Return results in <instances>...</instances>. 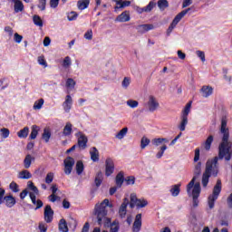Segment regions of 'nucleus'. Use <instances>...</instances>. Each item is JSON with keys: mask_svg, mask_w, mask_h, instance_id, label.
<instances>
[{"mask_svg": "<svg viewBox=\"0 0 232 232\" xmlns=\"http://www.w3.org/2000/svg\"><path fill=\"white\" fill-rule=\"evenodd\" d=\"M220 133L223 134L222 141L218 147V157L208 160L206 163V169L202 175L201 184L203 188H208L211 177H218V159L229 161L232 157V142L229 141V129L227 128V117L221 118Z\"/></svg>", "mask_w": 232, "mask_h": 232, "instance_id": "nucleus-1", "label": "nucleus"}, {"mask_svg": "<svg viewBox=\"0 0 232 232\" xmlns=\"http://www.w3.org/2000/svg\"><path fill=\"white\" fill-rule=\"evenodd\" d=\"M113 208L112 204H110V199L105 198L102 203H97L94 207L93 215L97 218L98 226H104V227H111L115 222L111 223V218H108V209L106 208Z\"/></svg>", "mask_w": 232, "mask_h": 232, "instance_id": "nucleus-2", "label": "nucleus"}, {"mask_svg": "<svg viewBox=\"0 0 232 232\" xmlns=\"http://www.w3.org/2000/svg\"><path fill=\"white\" fill-rule=\"evenodd\" d=\"M220 193H222V180L218 179L216 185L213 188L212 194H210L208 198V204L209 209H213L215 208V202L218 200Z\"/></svg>", "mask_w": 232, "mask_h": 232, "instance_id": "nucleus-3", "label": "nucleus"}, {"mask_svg": "<svg viewBox=\"0 0 232 232\" xmlns=\"http://www.w3.org/2000/svg\"><path fill=\"white\" fill-rule=\"evenodd\" d=\"M146 206H148V200L144 198H138L137 194L135 193L130 194V209H133L135 207H137V209H140L142 208H146Z\"/></svg>", "mask_w": 232, "mask_h": 232, "instance_id": "nucleus-4", "label": "nucleus"}, {"mask_svg": "<svg viewBox=\"0 0 232 232\" xmlns=\"http://www.w3.org/2000/svg\"><path fill=\"white\" fill-rule=\"evenodd\" d=\"M6 191L5 188H0V206L5 202L6 208H14V204H16L15 198L14 196H5Z\"/></svg>", "mask_w": 232, "mask_h": 232, "instance_id": "nucleus-5", "label": "nucleus"}, {"mask_svg": "<svg viewBox=\"0 0 232 232\" xmlns=\"http://www.w3.org/2000/svg\"><path fill=\"white\" fill-rule=\"evenodd\" d=\"M189 10H191V8L185 9V10L181 11L180 13H179L175 16V18L173 19V21L171 22V24H169V26L167 30V35L171 34V32H173V29L176 28L177 24H179V23H180V21L182 20L184 15H186V14H188V12H189Z\"/></svg>", "mask_w": 232, "mask_h": 232, "instance_id": "nucleus-6", "label": "nucleus"}, {"mask_svg": "<svg viewBox=\"0 0 232 232\" xmlns=\"http://www.w3.org/2000/svg\"><path fill=\"white\" fill-rule=\"evenodd\" d=\"M75 137L78 139V148H80V150H86V148H88V137H86L82 131H78Z\"/></svg>", "mask_w": 232, "mask_h": 232, "instance_id": "nucleus-7", "label": "nucleus"}, {"mask_svg": "<svg viewBox=\"0 0 232 232\" xmlns=\"http://www.w3.org/2000/svg\"><path fill=\"white\" fill-rule=\"evenodd\" d=\"M64 164V173L65 175H72V171H73V166H75V160L72 157H67L63 160Z\"/></svg>", "mask_w": 232, "mask_h": 232, "instance_id": "nucleus-8", "label": "nucleus"}, {"mask_svg": "<svg viewBox=\"0 0 232 232\" xmlns=\"http://www.w3.org/2000/svg\"><path fill=\"white\" fill-rule=\"evenodd\" d=\"M200 191H202L200 183H195L194 189H192L193 208H198V197H200Z\"/></svg>", "mask_w": 232, "mask_h": 232, "instance_id": "nucleus-9", "label": "nucleus"}, {"mask_svg": "<svg viewBox=\"0 0 232 232\" xmlns=\"http://www.w3.org/2000/svg\"><path fill=\"white\" fill-rule=\"evenodd\" d=\"M28 189H31L32 192L29 193V197L33 204H35V200H37V197L35 195H39V188L35 187L33 181L27 182Z\"/></svg>", "mask_w": 232, "mask_h": 232, "instance_id": "nucleus-10", "label": "nucleus"}, {"mask_svg": "<svg viewBox=\"0 0 232 232\" xmlns=\"http://www.w3.org/2000/svg\"><path fill=\"white\" fill-rule=\"evenodd\" d=\"M156 6L157 3H155L154 1H150L145 7H140L139 5L134 6V10L139 14H144V12L146 14H150V12H151V10H153Z\"/></svg>", "mask_w": 232, "mask_h": 232, "instance_id": "nucleus-11", "label": "nucleus"}, {"mask_svg": "<svg viewBox=\"0 0 232 232\" xmlns=\"http://www.w3.org/2000/svg\"><path fill=\"white\" fill-rule=\"evenodd\" d=\"M115 171V163L111 158H107L105 160V176L111 177Z\"/></svg>", "mask_w": 232, "mask_h": 232, "instance_id": "nucleus-12", "label": "nucleus"}, {"mask_svg": "<svg viewBox=\"0 0 232 232\" xmlns=\"http://www.w3.org/2000/svg\"><path fill=\"white\" fill-rule=\"evenodd\" d=\"M147 104L149 111H150L151 113H153V111H157V110H159V106H160V104L157 101V98H155V96L153 95L149 96V102Z\"/></svg>", "mask_w": 232, "mask_h": 232, "instance_id": "nucleus-13", "label": "nucleus"}, {"mask_svg": "<svg viewBox=\"0 0 232 232\" xmlns=\"http://www.w3.org/2000/svg\"><path fill=\"white\" fill-rule=\"evenodd\" d=\"M53 209H52V206L46 205L44 210V218L47 224H50L53 220Z\"/></svg>", "mask_w": 232, "mask_h": 232, "instance_id": "nucleus-14", "label": "nucleus"}, {"mask_svg": "<svg viewBox=\"0 0 232 232\" xmlns=\"http://www.w3.org/2000/svg\"><path fill=\"white\" fill-rule=\"evenodd\" d=\"M142 227V214H137L132 225L133 232H140Z\"/></svg>", "mask_w": 232, "mask_h": 232, "instance_id": "nucleus-15", "label": "nucleus"}, {"mask_svg": "<svg viewBox=\"0 0 232 232\" xmlns=\"http://www.w3.org/2000/svg\"><path fill=\"white\" fill-rule=\"evenodd\" d=\"M128 204H130V201L128 200V198H125L119 208L120 218H126V215L128 213Z\"/></svg>", "mask_w": 232, "mask_h": 232, "instance_id": "nucleus-16", "label": "nucleus"}, {"mask_svg": "<svg viewBox=\"0 0 232 232\" xmlns=\"http://www.w3.org/2000/svg\"><path fill=\"white\" fill-rule=\"evenodd\" d=\"M72 104H73V99L70 94H68L63 103V110L66 113H70V110H72Z\"/></svg>", "mask_w": 232, "mask_h": 232, "instance_id": "nucleus-17", "label": "nucleus"}, {"mask_svg": "<svg viewBox=\"0 0 232 232\" xmlns=\"http://www.w3.org/2000/svg\"><path fill=\"white\" fill-rule=\"evenodd\" d=\"M155 26L151 24H140L136 27V30L139 32V34H146V32H150V30H153Z\"/></svg>", "mask_w": 232, "mask_h": 232, "instance_id": "nucleus-18", "label": "nucleus"}, {"mask_svg": "<svg viewBox=\"0 0 232 232\" xmlns=\"http://www.w3.org/2000/svg\"><path fill=\"white\" fill-rule=\"evenodd\" d=\"M200 92L202 93V97H204L205 99H208V97H210V95H213V87L209 85H204L202 86Z\"/></svg>", "mask_w": 232, "mask_h": 232, "instance_id": "nucleus-19", "label": "nucleus"}, {"mask_svg": "<svg viewBox=\"0 0 232 232\" xmlns=\"http://www.w3.org/2000/svg\"><path fill=\"white\" fill-rule=\"evenodd\" d=\"M130 19V14H128V12L126 11L122 12L120 15L116 17V21L118 23H128Z\"/></svg>", "mask_w": 232, "mask_h": 232, "instance_id": "nucleus-20", "label": "nucleus"}, {"mask_svg": "<svg viewBox=\"0 0 232 232\" xmlns=\"http://www.w3.org/2000/svg\"><path fill=\"white\" fill-rule=\"evenodd\" d=\"M117 6L114 7V10H121L122 8H126V6H130L131 5L130 1L125 0V1H121V0H114Z\"/></svg>", "mask_w": 232, "mask_h": 232, "instance_id": "nucleus-21", "label": "nucleus"}, {"mask_svg": "<svg viewBox=\"0 0 232 232\" xmlns=\"http://www.w3.org/2000/svg\"><path fill=\"white\" fill-rule=\"evenodd\" d=\"M73 125L72 122H67L63 128V137H70L72 135V132L73 131Z\"/></svg>", "mask_w": 232, "mask_h": 232, "instance_id": "nucleus-22", "label": "nucleus"}, {"mask_svg": "<svg viewBox=\"0 0 232 232\" xmlns=\"http://www.w3.org/2000/svg\"><path fill=\"white\" fill-rule=\"evenodd\" d=\"M115 182H116L117 188H122V184H124V172L123 171H120L116 175Z\"/></svg>", "mask_w": 232, "mask_h": 232, "instance_id": "nucleus-23", "label": "nucleus"}, {"mask_svg": "<svg viewBox=\"0 0 232 232\" xmlns=\"http://www.w3.org/2000/svg\"><path fill=\"white\" fill-rule=\"evenodd\" d=\"M91 155V160L92 162H99V150H97L95 147H92L90 150Z\"/></svg>", "mask_w": 232, "mask_h": 232, "instance_id": "nucleus-24", "label": "nucleus"}, {"mask_svg": "<svg viewBox=\"0 0 232 232\" xmlns=\"http://www.w3.org/2000/svg\"><path fill=\"white\" fill-rule=\"evenodd\" d=\"M59 231L61 232H68V223L66 222V219L62 218L59 221L58 225Z\"/></svg>", "mask_w": 232, "mask_h": 232, "instance_id": "nucleus-25", "label": "nucleus"}, {"mask_svg": "<svg viewBox=\"0 0 232 232\" xmlns=\"http://www.w3.org/2000/svg\"><path fill=\"white\" fill-rule=\"evenodd\" d=\"M42 139L45 143L50 142V139H52V131L50 129H44V132L42 134Z\"/></svg>", "mask_w": 232, "mask_h": 232, "instance_id": "nucleus-26", "label": "nucleus"}, {"mask_svg": "<svg viewBox=\"0 0 232 232\" xmlns=\"http://www.w3.org/2000/svg\"><path fill=\"white\" fill-rule=\"evenodd\" d=\"M37 135H39V126L33 125L32 126V131H31V134L29 136V139L31 140H35V139H37Z\"/></svg>", "mask_w": 232, "mask_h": 232, "instance_id": "nucleus-27", "label": "nucleus"}, {"mask_svg": "<svg viewBox=\"0 0 232 232\" xmlns=\"http://www.w3.org/2000/svg\"><path fill=\"white\" fill-rule=\"evenodd\" d=\"M78 10H86L90 6V0H79L77 2Z\"/></svg>", "mask_w": 232, "mask_h": 232, "instance_id": "nucleus-28", "label": "nucleus"}, {"mask_svg": "<svg viewBox=\"0 0 232 232\" xmlns=\"http://www.w3.org/2000/svg\"><path fill=\"white\" fill-rule=\"evenodd\" d=\"M29 133H30V128L24 127V129L20 130L17 132V137H19V139H26Z\"/></svg>", "mask_w": 232, "mask_h": 232, "instance_id": "nucleus-29", "label": "nucleus"}, {"mask_svg": "<svg viewBox=\"0 0 232 232\" xmlns=\"http://www.w3.org/2000/svg\"><path fill=\"white\" fill-rule=\"evenodd\" d=\"M14 8L15 14H19V12H23V10H24V5H23L21 0H16L14 1Z\"/></svg>", "mask_w": 232, "mask_h": 232, "instance_id": "nucleus-30", "label": "nucleus"}, {"mask_svg": "<svg viewBox=\"0 0 232 232\" xmlns=\"http://www.w3.org/2000/svg\"><path fill=\"white\" fill-rule=\"evenodd\" d=\"M18 179L28 180L29 179H32V173H30L28 170L24 169L19 172Z\"/></svg>", "mask_w": 232, "mask_h": 232, "instance_id": "nucleus-31", "label": "nucleus"}, {"mask_svg": "<svg viewBox=\"0 0 232 232\" xmlns=\"http://www.w3.org/2000/svg\"><path fill=\"white\" fill-rule=\"evenodd\" d=\"M163 142H165V144H168V142H169V140L166 138H155L152 140L153 146H160V144H163Z\"/></svg>", "mask_w": 232, "mask_h": 232, "instance_id": "nucleus-32", "label": "nucleus"}, {"mask_svg": "<svg viewBox=\"0 0 232 232\" xmlns=\"http://www.w3.org/2000/svg\"><path fill=\"white\" fill-rule=\"evenodd\" d=\"M170 193L172 197H179V195L180 194V184L173 185L170 188Z\"/></svg>", "mask_w": 232, "mask_h": 232, "instance_id": "nucleus-33", "label": "nucleus"}, {"mask_svg": "<svg viewBox=\"0 0 232 232\" xmlns=\"http://www.w3.org/2000/svg\"><path fill=\"white\" fill-rule=\"evenodd\" d=\"M32 160H34V159L32 158V155L27 154L24 160V166L25 169H28L30 166H32Z\"/></svg>", "mask_w": 232, "mask_h": 232, "instance_id": "nucleus-34", "label": "nucleus"}, {"mask_svg": "<svg viewBox=\"0 0 232 232\" xmlns=\"http://www.w3.org/2000/svg\"><path fill=\"white\" fill-rule=\"evenodd\" d=\"M186 126H188V117L181 116V121L179 126L180 131H186Z\"/></svg>", "mask_w": 232, "mask_h": 232, "instance_id": "nucleus-35", "label": "nucleus"}, {"mask_svg": "<svg viewBox=\"0 0 232 232\" xmlns=\"http://www.w3.org/2000/svg\"><path fill=\"white\" fill-rule=\"evenodd\" d=\"M128 134V127H124L121 129L116 135V139H119V140H122L125 135Z\"/></svg>", "mask_w": 232, "mask_h": 232, "instance_id": "nucleus-36", "label": "nucleus"}, {"mask_svg": "<svg viewBox=\"0 0 232 232\" xmlns=\"http://www.w3.org/2000/svg\"><path fill=\"white\" fill-rule=\"evenodd\" d=\"M213 135H210L207 138L204 146H205V150L207 151H209V150H211V144H213Z\"/></svg>", "mask_w": 232, "mask_h": 232, "instance_id": "nucleus-37", "label": "nucleus"}, {"mask_svg": "<svg viewBox=\"0 0 232 232\" xmlns=\"http://www.w3.org/2000/svg\"><path fill=\"white\" fill-rule=\"evenodd\" d=\"M201 173H202V163L198 162L195 166L194 177H196V179H198V177H200Z\"/></svg>", "mask_w": 232, "mask_h": 232, "instance_id": "nucleus-38", "label": "nucleus"}, {"mask_svg": "<svg viewBox=\"0 0 232 232\" xmlns=\"http://www.w3.org/2000/svg\"><path fill=\"white\" fill-rule=\"evenodd\" d=\"M94 184L96 188H100L101 184H102V172L99 171L95 177Z\"/></svg>", "mask_w": 232, "mask_h": 232, "instance_id": "nucleus-39", "label": "nucleus"}, {"mask_svg": "<svg viewBox=\"0 0 232 232\" xmlns=\"http://www.w3.org/2000/svg\"><path fill=\"white\" fill-rule=\"evenodd\" d=\"M33 22L35 26H39L40 28H43V19H41V16L34 14L33 16Z\"/></svg>", "mask_w": 232, "mask_h": 232, "instance_id": "nucleus-40", "label": "nucleus"}, {"mask_svg": "<svg viewBox=\"0 0 232 232\" xmlns=\"http://www.w3.org/2000/svg\"><path fill=\"white\" fill-rule=\"evenodd\" d=\"M84 171V163L82 160L76 162V173L77 175H82Z\"/></svg>", "mask_w": 232, "mask_h": 232, "instance_id": "nucleus-41", "label": "nucleus"}, {"mask_svg": "<svg viewBox=\"0 0 232 232\" xmlns=\"http://www.w3.org/2000/svg\"><path fill=\"white\" fill-rule=\"evenodd\" d=\"M158 6L160 8V10H166V8H168L169 6V3L168 2V0H159L158 1Z\"/></svg>", "mask_w": 232, "mask_h": 232, "instance_id": "nucleus-42", "label": "nucleus"}, {"mask_svg": "<svg viewBox=\"0 0 232 232\" xmlns=\"http://www.w3.org/2000/svg\"><path fill=\"white\" fill-rule=\"evenodd\" d=\"M189 111H191V102H189L188 103L186 104V106L182 111L181 117L188 118V115H189Z\"/></svg>", "mask_w": 232, "mask_h": 232, "instance_id": "nucleus-43", "label": "nucleus"}, {"mask_svg": "<svg viewBox=\"0 0 232 232\" xmlns=\"http://www.w3.org/2000/svg\"><path fill=\"white\" fill-rule=\"evenodd\" d=\"M0 133L2 139H8V137H10V130L8 128L0 129Z\"/></svg>", "mask_w": 232, "mask_h": 232, "instance_id": "nucleus-44", "label": "nucleus"}, {"mask_svg": "<svg viewBox=\"0 0 232 232\" xmlns=\"http://www.w3.org/2000/svg\"><path fill=\"white\" fill-rule=\"evenodd\" d=\"M197 180V177H193L189 183L187 185V192L191 193V189L195 188V181Z\"/></svg>", "mask_w": 232, "mask_h": 232, "instance_id": "nucleus-45", "label": "nucleus"}, {"mask_svg": "<svg viewBox=\"0 0 232 232\" xmlns=\"http://www.w3.org/2000/svg\"><path fill=\"white\" fill-rule=\"evenodd\" d=\"M10 189L13 193H19V185L15 181H12L9 185Z\"/></svg>", "mask_w": 232, "mask_h": 232, "instance_id": "nucleus-46", "label": "nucleus"}, {"mask_svg": "<svg viewBox=\"0 0 232 232\" xmlns=\"http://www.w3.org/2000/svg\"><path fill=\"white\" fill-rule=\"evenodd\" d=\"M79 17V14L75 11H72L67 14L68 21H75Z\"/></svg>", "mask_w": 232, "mask_h": 232, "instance_id": "nucleus-47", "label": "nucleus"}, {"mask_svg": "<svg viewBox=\"0 0 232 232\" xmlns=\"http://www.w3.org/2000/svg\"><path fill=\"white\" fill-rule=\"evenodd\" d=\"M43 104H44V99L36 101L34 104V110H41V108H43Z\"/></svg>", "mask_w": 232, "mask_h": 232, "instance_id": "nucleus-48", "label": "nucleus"}, {"mask_svg": "<svg viewBox=\"0 0 232 232\" xmlns=\"http://www.w3.org/2000/svg\"><path fill=\"white\" fill-rule=\"evenodd\" d=\"M168 150V146L163 145L160 147V150L156 154V159H162L164 151Z\"/></svg>", "mask_w": 232, "mask_h": 232, "instance_id": "nucleus-49", "label": "nucleus"}, {"mask_svg": "<svg viewBox=\"0 0 232 232\" xmlns=\"http://www.w3.org/2000/svg\"><path fill=\"white\" fill-rule=\"evenodd\" d=\"M150 139H148L146 137H142L141 140H140L141 150H144L146 148V146H148L150 144Z\"/></svg>", "mask_w": 232, "mask_h": 232, "instance_id": "nucleus-50", "label": "nucleus"}, {"mask_svg": "<svg viewBox=\"0 0 232 232\" xmlns=\"http://www.w3.org/2000/svg\"><path fill=\"white\" fill-rule=\"evenodd\" d=\"M125 182L127 186H133L135 184V176H128L125 179Z\"/></svg>", "mask_w": 232, "mask_h": 232, "instance_id": "nucleus-51", "label": "nucleus"}, {"mask_svg": "<svg viewBox=\"0 0 232 232\" xmlns=\"http://www.w3.org/2000/svg\"><path fill=\"white\" fill-rule=\"evenodd\" d=\"M53 182V172H48L45 177V184H52Z\"/></svg>", "mask_w": 232, "mask_h": 232, "instance_id": "nucleus-52", "label": "nucleus"}, {"mask_svg": "<svg viewBox=\"0 0 232 232\" xmlns=\"http://www.w3.org/2000/svg\"><path fill=\"white\" fill-rule=\"evenodd\" d=\"M77 219L72 218L71 221L69 222V226L71 229H72V231H75V229H77Z\"/></svg>", "mask_w": 232, "mask_h": 232, "instance_id": "nucleus-53", "label": "nucleus"}, {"mask_svg": "<svg viewBox=\"0 0 232 232\" xmlns=\"http://www.w3.org/2000/svg\"><path fill=\"white\" fill-rule=\"evenodd\" d=\"M38 8L42 12H44L46 10V0H39Z\"/></svg>", "mask_w": 232, "mask_h": 232, "instance_id": "nucleus-54", "label": "nucleus"}, {"mask_svg": "<svg viewBox=\"0 0 232 232\" xmlns=\"http://www.w3.org/2000/svg\"><path fill=\"white\" fill-rule=\"evenodd\" d=\"M72 65V58L70 56H66L63 60V68H68V66Z\"/></svg>", "mask_w": 232, "mask_h": 232, "instance_id": "nucleus-55", "label": "nucleus"}, {"mask_svg": "<svg viewBox=\"0 0 232 232\" xmlns=\"http://www.w3.org/2000/svg\"><path fill=\"white\" fill-rule=\"evenodd\" d=\"M76 82L72 78L66 80V88H75Z\"/></svg>", "mask_w": 232, "mask_h": 232, "instance_id": "nucleus-56", "label": "nucleus"}, {"mask_svg": "<svg viewBox=\"0 0 232 232\" xmlns=\"http://www.w3.org/2000/svg\"><path fill=\"white\" fill-rule=\"evenodd\" d=\"M127 105H129L130 108H137L139 106V102L135 100H129L127 101Z\"/></svg>", "mask_w": 232, "mask_h": 232, "instance_id": "nucleus-57", "label": "nucleus"}, {"mask_svg": "<svg viewBox=\"0 0 232 232\" xmlns=\"http://www.w3.org/2000/svg\"><path fill=\"white\" fill-rule=\"evenodd\" d=\"M196 54L201 59L202 63H206V53L204 51H197Z\"/></svg>", "mask_w": 232, "mask_h": 232, "instance_id": "nucleus-58", "label": "nucleus"}, {"mask_svg": "<svg viewBox=\"0 0 232 232\" xmlns=\"http://www.w3.org/2000/svg\"><path fill=\"white\" fill-rule=\"evenodd\" d=\"M38 63L41 66H44V68H46V66H48V63H46V60L44 59V56H39L38 57Z\"/></svg>", "mask_w": 232, "mask_h": 232, "instance_id": "nucleus-59", "label": "nucleus"}, {"mask_svg": "<svg viewBox=\"0 0 232 232\" xmlns=\"http://www.w3.org/2000/svg\"><path fill=\"white\" fill-rule=\"evenodd\" d=\"M84 38L87 39V41H92V39H93V32L92 30L87 31L84 34Z\"/></svg>", "mask_w": 232, "mask_h": 232, "instance_id": "nucleus-60", "label": "nucleus"}, {"mask_svg": "<svg viewBox=\"0 0 232 232\" xmlns=\"http://www.w3.org/2000/svg\"><path fill=\"white\" fill-rule=\"evenodd\" d=\"M38 229H40L41 232H47L48 226H46L44 223H40L38 226Z\"/></svg>", "mask_w": 232, "mask_h": 232, "instance_id": "nucleus-61", "label": "nucleus"}, {"mask_svg": "<svg viewBox=\"0 0 232 232\" xmlns=\"http://www.w3.org/2000/svg\"><path fill=\"white\" fill-rule=\"evenodd\" d=\"M49 200H50V202H55L56 200H61V197H59L55 194H51L49 196Z\"/></svg>", "mask_w": 232, "mask_h": 232, "instance_id": "nucleus-62", "label": "nucleus"}, {"mask_svg": "<svg viewBox=\"0 0 232 232\" xmlns=\"http://www.w3.org/2000/svg\"><path fill=\"white\" fill-rule=\"evenodd\" d=\"M122 88H128L130 86V78L125 77L121 82Z\"/></svg>", "mask_w": 232, "mask_h": 232, "instance_id": "nucleus-63", "label": "nucleus"}, {"mask_svg": "<svg viewBox=\"0 0 232 232\" xmlns=\"http://www.w3.org/2000/svg\"><path fill=\"white\" fill-rule=\"evenodd\" d=\"M227 204L230 209H232V193L228 196L227 199Z\"/></svg>", "mask_w": 232, "mask_h": 232, "instance_id": "nucleus-64", "label": "nucleus"}]
</instances>
